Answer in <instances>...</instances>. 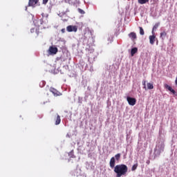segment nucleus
<instances>
[{
    "instance_id": "1",
    "label": "nucleus",
    "mask_w": 177,
    "mask_h": 177,
    "mask_svg": "<svg viewBox=\"0 0 177 177\" xmlns=\"http://www.w3.org/2000/svg\"><path fill=\"white\" fill-rule=\"evenodd\" d=\"M116 177L125 176L128 172V166L124 164L117 165L113 169Z\"/></svg>"
},
{
    "instance_id": "2",
    "label": "nucleus",
    "mask_w": 177,
    "mask_h": 177,
    "mask_svg": "<svg viewBox=\"0 0 177 177\" xmlns=\"http://www.w3.org/2000/svg\"><path fill=\"white\" fill-rule=\"evenodd\" d=\"M66 30L68 32H73V31L77 32V31H78V27L77 26L70 25L66 27Z\"/></svg>"
},
{
    "instance_id": "3",
    "label": "nucleus",
    "mask_w": 177,
    "mask_h": 177,
    "mask_svg": "<svg viewBox=\"0 0 177 177\" xmlns=\"http://www.w3.org/2000/svg\"><path fill=\"white\" fill-rule=\"evenodd\" d=\"M127 100L129 106H135V104H136V98H133L131 97H127Z\"/></svg>"
},
{
    "instance_id": "4",
    "label": "nucleus",
    "mask_w": 177,
    "mask_h": 177,
    "mask_svg": "<svg viewBox=\"0 0 177 177\" xmlns=\"http://www.w3.org/2000/svg\"><path fill=\"white\" fill-rule=\"evenodd\" d=\"M48 52L50 55H56L58 52V49L56 46H51L49 47Z\"/></svg>"
},
{
    "instance_id": "5",
    "label": "nucleus",
    "mask_w": 177,
    "mask_h": 177,
    "mask_svg": "<svg viewBox=\"0 0 177 177\" xmlns=\"http://www.w3.org/2000/svg\"><path fill=\"white\" fill-rule=\"evenodd\" d=\"M164 86L165 89H167V91H169V92H171L173 95H175L176 96H177L176 91H175V90H174L173 88L171 87L169 85L165 84Z\"/></svg>"
},
{
    "instance_id": "6",
    "label": "nucleus",
    "mask_w": 177,
    "mask_h": 177,
    "mask_svg": "<svg viewBox=\"0 0 177 177\" xmlns=\"http://www.w3.org/2000/svg\"><path fill=\"white\" fill-rule=\"evenodd\" d=\"M50 92L53 93L54 96H62V93L59 92L53 87L50 88Z\"/></svg>"
},
{
    "instance_id": "7",
    "label": "nucleus",
    "mask_w": 177,
    "mask_h": 177,
    "mask_svg": "<svg viewBox=\"0 0 177 177\" xmlns=\"http://www.w3.org/2000/svg\"><path fill=\"white\" fill-rule=\"evenodd\" d=\"M109 167L111 168H115V157H112L111 159H110V161H109Z\"/></svg>"
},
{
    "instance_id": "8",
    "label": "nucleus",
    "mask_w": 177,
    "mask_h": 177,
    "mask_svg": "<svg viewBox=\"0 0 177 177\" xmlns=\"http://www.w3.org/2000/svg\"><path fill=\"white\" fill-rule=\"evenodd\" d=\"M154 42H156V34H152L149 36V43L151 45H154Z\"/></svg>"
},
{
    "instance_id": "9",
    "label": "nucleus",
    "mask_w": 177,
    "mask_h": 177,
    "mask_svg": "<svg viewBox=\"0 0 177 177\" xmlns=\"http://www.w3.org/2000/svg\"><path fill=\"white\" fill-rule=\"evenodd\" d=\"M39 0H29L28 6H35Z\"/></svg>"
},
{
    "instance_id": "10",
    "label": "nucleus",
    "mask_w": 177,
    "mask_h": 177,
    "mask_svg": "<svg viewBox=\"0 0 177 177\" xmlns=\"http://www.w3.org/2000/svg\"><path fill=\"white\" fill-rule=\"evenodd\" d=\"M158 27H160V22H158L156 24H155V25L153 26V28H152V34H156V32H154V31H156Z\"/></svg>"
},
{
    "instance_id": "11",
    "label": "nucleus",
    "mask_w": 177,
    "mask_h": 177,
    "mask_svg": "<svg viewBox=\"0 0 177 177\" xmlns=\"http://www.w3.org/2000/svg\"><path fill=\"white\" fill-rule=\"evenodd\" d=\"M129 38H131V39H132L133 41V39H136L137 36H136V33L134 32H131L129 34Z\"/></svg>"
},
{
    "instance_id": "12",
    "label": "nucleus",
    "mask_w": 177,
    "mask_h": 177,
    "mask_svg": "<svg viewBox=\"0 0 177 177\" xmlns=\"http://www.w3.org/2000/svg\"><path fill=\"white\" fill-rule=\"evenodd\" d=\"M55 125H59L60 122H62V119L60 118V115L59 114H57V118L55 119Z\"/></svg>"
},
{
    "instance_id": "13",
    "label": "nucleus",
    "mask_w": 177,
    "mask_h": 177,
    "mask_svg": "<svg viewBox=\"0 0 177 177\" xmlns=\"http://www.w3.org/2000/svg\"><path fill=\"white\" fill-rule=\"evenodd\" d=\"M40 24H44V23L46 24L48 23V16L42 17V19L40 20Z\"/></svg>"
},
{
    "instance_id": "14",
    "label": "nucleus",
    "mask_w": 177,
    "mask_h": 177,
    "mask_svg": "<svg viewBox=\"0 0 177 177\" xmlns=\"http://www.w3.org/2000/svg\"><path fill=\"white\" fill-rule=\"evenodd\" d=\"M138 53V48L135 47L131 49V56H134L135 53Z\"/></svg>"
},
{
    "instance_id": "15",
    "label": "nucleus",
    "mask_w": 177,
    "mask_h": 177,
    "mask_svg": "<svg viewBox=\"0 0 177 177\" xmlns=\"http://www.w3.org/2000/svg\"><path fill=\"white\" fill-rule=\"evenodd\" d=\"M150 0H138V3L140 5H145V3H147Z\"/></svg>"
},
{
    "instance_id": "16",
    "label": "nucleus",
    "mask_w": 177,
    "mask_h": 177,
    "mask_svg": "<svg viewBox=\"0 0 177 177\" xmlns=\"http://www.w3.org/2000/svg\"><path fill=\"white\" fill-rule=\"evenodd\" d=\"M160 37L162 39H165V37H167V32L163 31V32H160Z\"/></svg>"
},
{
    "instance_id": "17",
    "label": "nucleus",
    "mask_w": 177,
    "mask_h": 177,
    "mask_svg": "<svg viewBox=\"0 0 177 177\" xmlns=\"http://www.w3.org/2000/svg\"><path fill=\"white\" fill-rule=\"evenodd\" d=\"M147 89H154V86L153 83H147Z\"/></svg>"
},
{
    "instance_id": "18",
    "label": "nucleus",
    "mask_w": 177,
    "mask_h": 177,
    "mask_svg": "<svg viewBox=\"0 0 177 177\" xmlns=\"http://www.w3.org/2000/svg\"><path fill=\"white\" fill-rule=\"evenodd\" d=\"M120 158H121V153H118L115 155V160H116V161H120Z\"/></svg>"
},
{
    "instance_id": "19",
    "label": "nucleus",
    "mask_w": 177,
    "mask_h": 177,
    "mask_svg": "<svg viewBox=\"0 0 177 177\" xmlns=\"http://www.w3.org/2000/svg\"><path fill=\"white\" fill-rule=\"evenodd\" d=\"M139 29L140 35H145V30H143V28L139 27Z\"/></svg>"
},
{
    "instance_id": "20",
    "label": "nucleus",
    "mask_w": 177,
    "mask_h": 177,
    "mask_svg": "<svg viewBox=\"0 0 177 177\" xmlns=\"http://www.w3.org/2000/svg\"><path fill=\"white\" fill-rule=\"evenodd\" d=\"M79 13H80V15H85V11H84V10L81 9V8H78L77 9Z\"/></svg>"
},
{
    "instance_id": "21",
    "label": "nucleus",
    "mask_w": 177,
    "mask_h": 177,
    "mask_svg": "<svg viewBox=\"0 0 177 177\" xmlns=\"http://www.w3.org/2000/svg\"><path fill=\"white\" fill-rule=\"evenodd\" d=\"M136 168H138V163H136L132 166L131 171H136Z\"/></svg>"
},
{
    "instance_id": "22",
    "label": "nucleus",
    "mask_w": 177,
    "mask_h": 177,
    "mask_svg": "<svg viewBox=\"0 0 177 177\" xmlns=\"http://www.w3.org/2000/svg\"><path fill=\"white\" fill-rule=\"evenodd\" d=\"M142 85L144 86V89H145L146 90V81L145 80H144V81H142Z\"/></svg>"
},
{
    "instance_id": "23",
    "label": "nucleus",
    "mask_w": 177,
    "mask_h": 177,
    "mask_svg": "<svg viewBox=\"0 0 177 177\" xmlns=\"http://www.w3.org/2000/svg\"><path fill=\"white\" fill-rule=\"evenodd\" d=\"M48 1H49V0H43V3L44 5H46V3H48Z\"/></svg>"
},
{
    "instance_id": "24",
    "label": "nucleus",
    "mask_w": 177,
    "mask_h": 177,
    "mask_svg": "<svg viewBox=\"0 0 177 177\" xmlns=\"http://www.w3.org/2000/svg\"><path fill=\"white\" fill-rule=\"evenodd\" d=\"M61 31H62V32L63 34H64V32H66V29L65 28H62Z\"/></svg>"
},
{
    "instance_id": "25",
    "label": "nucleus",
    "mask_w": 177,
    "mask_h": 177,
    "mask_svg": "<svg viewBox=\"0 0 177 177\" xmlns=\"http://www.w3.org/2000/svg\"><path fill=\"white\" fill-rule=\"evenodd\" d=\"M71 154H74V151H71V152L69 153V156H71Z\"/></svg>"
},
{
    "instance_id": "26",
    "label": "nucleus",
    "mask_w": 177,
    "mask_h": 177,
    "mask_svg": "<svg viewBox=\"0 0 177 177\" xmlns=\"http://www.w3.org/2000/svg\"><path fill=\"white\" fill-rule=\"evenodd\" d=\"M30 32H34V28L30 29Z\"/></svg>"
},
{
    "instance_id": "27",
    "label": "nucleus",
    "mask_w": 177,
    "mask_h": 177,
    "mask_svg": "<svg viewBox=\"0 0 177 177\" xmlns=\"http://www.w3.org/2000/svg\"><path fill=\"white\" fill-rule=\"evenodd\" d=\"M175 84H176V85H177V77H176V79L175 80Z\"/></svg>"
},
{
    "instance_id": "28",
    "label": "nucleus",
    "mask_w": 177,
    "mask_h": 177,
    "mask_svg": "<svg viewBox=\"0 0 177 177\" xmlns=\"http://www.w3.org/2000/svg\"><path fill=\"white\" fill-rule=\"evenodd\" d=\"M72 158H74V156H71Z\"/></svg>"
}]
</instances>
